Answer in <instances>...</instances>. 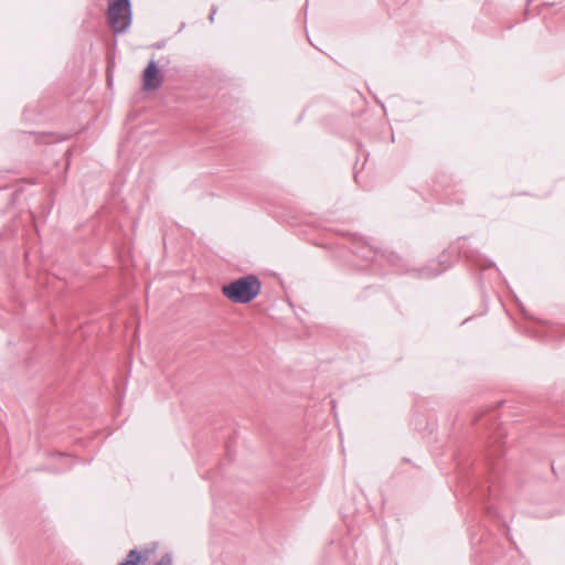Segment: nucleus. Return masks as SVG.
Wrapping results in <instances>:
<instances>
[{
    "label": "nucleus",
    "mask_w": 565,
    "mask_h": 565,
    "mask_svg": "<svg viewBox=\"0 0 565 565\" xmlns=\"http://www.w3.org/2000/svg\"><path fill=\"white\" fill-rule=\"evenodd\" d=\"M222 291L231 301L246 303L259 294L260 284L256 277L246 276L225 285Z\"/></svg>",
    "instance_id": "obj_1"
},
{
    "label": "nucleus",
    "mask_w": 565,
    "mask_h": 565,
    "mask_svg": "<svg viewBox=\"0 0 565 565\" xmlns=\"http://www.w3.org/2000/svg\"><path fill=\"white\" fill-rule=\"evenodd\" d=\"M107 18L115 32H124L131 22V10L129 0H109Z\"/></svg>",
    "instance_id": "obj_2"
},
{
    "label": "nucleus",
    "mask_w": 565,
    "mask_h": 565,
    "mask_svg": "<svg viewBox=\"0 0 565 565\" xmlns=\"http://www.w3.org/2000/svg\"><path fill=\"white\" fill-rule=\"evenodd\" d=\"M162 83V74L157 64L151 61L143 72V89L156 90Z\"/></svg>",
    "instance_id": "obj_3"
},
{
    "label": "nucleus",
    "mask_w": 565,
    "mask_h": 565,
    "mask_svg": "<svg viewBox=\"0 0 565 565\" xmlns=\"http://www.w3.org/2000/svg\"><path fill=\"white\" fill-rule=\"evenodd\" d=\"M147 558V554L141 555L136 550H131L128 554L127 559L120 563L119 565H143Z\"/></svg>",
    "instance_id": "obj_4"
},
{
    "label": "nucleus",
    "mask_w": 565,
    "mask_h": 565,
    "mask_svg": "<svg viewBox=\"0 0 565 565\" xmlns=\"http://www.w3.org/2000/svg\"><path fill=\"white\" fill-rule=\"evenodd\" d=\"M171 564H172L171 556L166 554L154 565H171Z\"/></svg>",
    "instance_id": "obj_5"
},
{
    "label": "nucleus",
    "mask_w": 565,
    "mask_h": 565,
    "mask_svg": "<svg viewBox=\"0 0 565 565\" xmlns=\"http://www.w3.org/2000/svg\"><path fill=\"white\" fill-rule=\"evenodd\" d=\"M215 12L213 11L210 15V20L213 21Z\"/></svg>",
    "instance_id": "obj_6"
}]
</instances>
